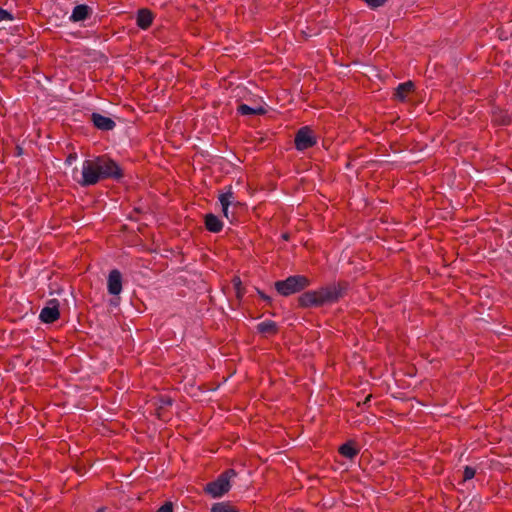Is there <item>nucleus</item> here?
<instances>
[{
    "label": "nucleus",
    "mask_w": 512,
    "mask_h": 512,
    "mask_svg": "<svg viewBox=\"0 0 512 512\" xmlns=\"http://www.w3.org/2000/svg\"><path fill=\"white\" fill-rule=\"evenodd\" d=\"M123 177V168L109 155L103 154L83 162L82 179L78 183L88 187L106 179L120 181Z\"/></svg>",
    "instance_id": "1"
},
{
    "label": "nucleus",
    "mask_w": 512,
    "mask_h": 512,
    "mask_svg": "<svg viewBox=\"0 0 512 512\" xmlns=\"http://www.w3.org/2000/svg\"><path fill=\"white\" fill-rule=\"evenodd\" d=\"M349 288V282L341 280L316 290L305 291L297 298L298 307L310 309L333 305L344 298Z\"/></svg>",
    "instance_id": "2"
},
{
    "label": "nucleus",
    "mask_w": 512,
    "mask_h": 512,
    "mask_svg": "<svg viewBox=\"0 0 512 512\" xmlns=\"http://www.w3.org/2000/svg\"><path fill=\"white\" fill-rule=\"evenodd\" d=\"M310 285L311 280L305 275H292L274 283L277 293L284 297L302 292Z\"/></svg>",
    "instance_id": "3"
},
{
    "label": "nucleus",
    "mask_w": 512,
    "mask_h": 512,
    "mask_svg": "<svg viewBox=\"0 0 512 512\" xmlns=\"http://www.w3.org/2000/svg\"><path fill=\"white\" fill-rule=\"evenodd\" d=\"M236 476L234 469H227L222 472L214 481L207 483L204 492L213 498H219L226 494L230 488V480Z\"/></svg>",
    "instance_id": "4"
},
{
    "label": "nucleus",
    "mask_w": 512,
    "mask_h": 512,
    "mask_svg": "<svg viewBox=\"0 0 512 512\" xmlns=\"http://www.w3.org/2000/svg\"><path fill=\"white\" fill-rule=\"evenodd\" d=\"M316 143L317 141L314 132L308 126L301 127L294 138L295 147L299 151L307 150L313 147Z\"/></svg>",
    "instance_id": "5"
},
{
    "label": "nucleus",
    "mask_w": 512,
    "mask_h": 512,
    "mask_svg": "<svg viewBox=\"0 0 512 512\" xmlns=\"http://www.w3.org/2000/svg\"><path fill=\"white\" fill-rule=\"evenodd\" d=\"M60 317L59 301L57 299H51L47 302V305L42 308L39 314V319L43 323H53Z\"/></svg>",
    "instance_id": "6"
},
{
    "label": "nucleus",
    "mask_w": 512,
    "mask_h": 512,
    "mask_svg": "<svg viewBox=\"0 0 512 512\" xmlns=\"http://www.w3.org/2000/svg\"><path fill=\"white\" fill-rule=\"evenodd\" d=\"M107 289L109 294L118 295L122 291V275L117 269L110 271L107 280Z\"/></svg>",
    "instance_id": "7"
},
{
    "label": "nucleus",
    "mask_w": 512,
    "mask_h": 512,
    "mask_svg": "<svg viewBox=\"0 0 512 512\" xmlns=\"http://www.w3.org/2000/svg\"><path fill=\"white\" fill-rule=\"evenodd\" d=\"M91 122L97 129L102 130V131L113 130L116 126V123L113 119H111L110 117L101 115L99 113H92Z\"/></svg>",
    "instance_id": "8"
},
{
    "label": "nucleus",
    "mask_w": 512,
    "mask_h": 512,
    "mask_svg": "<svg viewBox=\"0 0 512 512\" xmlns=\"http://www.w3.org/2000/svg\"><path fill=\"white\" fill-rule=\"evenodd\" d=\"M92 13L93 9L90 6L86 4H79L73 8L69 20L74 23L84 21L90 18Z\"/></svg>",
    "instance_id": "9"
},
{
    "label": "nucleus",
    "mask_w": 512,
    "mask_h": 512,
    "mask_svg": "<svg viewBox=\"0 0 512 512\" xmlns=\"http://www.w3.org/2000/svg\"><path fill=\"white\" fill-rule=\"evenodd\" d=\"M415 89V85L412 81H406L404 83H400L394 92V98L405 102L408 99L409 94H411Z\"/></svg>",
    "instance_id": "10"
},
{
    "label": "nucleus",
    "mask_w": 512,
    "mask_h": 512,
    "mask_svg": "<svg viewBox=\"0 0 512 512\" xmlns=\"http://www.w3.org/2000/svg\"><path fill=\"white\" fill-rule=\"evenodd\" d=\"M153 19V13L149 9L142 8L138 10L136 23L139 28L148 29L152 25Z\"/></svg>",
    "instance_id": "11"
},
{
    "label": "nucleus",
    "mask_w": 512,
    "mask_h": 512,
    "mask_svg": "<svg viewBox=\"0 0 512 512\" xmlns=\"http://www.w3.org/2000/svg\"><path fill=\"white\" fill-rule=\"evenodd\" d=\"M338 452L343 457L352 460L359 454V448L355 441L350 440L342 444L338 448Z\"/></svg>",
    "instance_id": "12"
},
{
    "label": "nucleus",
    "mask_w": 512,
    "mask_h": 512,
    "mask_svg": "<svg viewBox=\"0 0 512 512\" xmlns=\"http://www.w3.org/2000/svg\"><path fill=\"white\" fill-rule=\"evenodd\" d=\"M172 403L173 401L169 396L161 395L158 397L155 402V415L159 419H164L166 408L170 407Z\"/></svg>",
    "instance_id": "13"
},
{
    "label": "nucleus",
    "mask_w": 512,
    "mask_h": 512,
    "mask_svg": "<svg viewBox=\"0 0 512 512\" xmlns=\"http://www.w3.org/2000/svg\"><path fill=\"white\" fill-rule=\"evenodd\" d=\"M205 228L212 233H219L223 228L222 221L214 214L209 213L205 216Z\"/></svg>",
    "instance_id": "14"
},
{
    "label": "nucleus",
    "mask_w": 512,
    "mask_h": 512,
    "mask_svg": "<svg viewBox=\"0 0 512 512\" xmlns=\"http://www.w3.org/2000/svg\"><path fill=\"white\" fill-rule=\"evenodd\" d=\"M257 331L264 335H276L279 331L278 325L272 320H266L257 325Z\"/></svg>",
    "instance_id": "15"
},
{
    "label": "nucleus",
    "mask_w": 512,
    "mask_h": 512,
    "mask_svg": "<svg viewBox=\"0 0 512 512\" xmlns=\"http://www.w3.org/2000/svg\"><path fill=\"white\" fill-rule=\"evenodd\" d=\"M237 111L241 115H264L266 113V109L262 106L252 108L247 104H240Z\"/></svg>",
    "instance_id": "16"
},
{
    "label": "nucleus",
    "mask_w": 512,
    "mask_h": 512,
    "mask_svg": "<svg viewBox=\"0 0 512 512\" xmlns=\"http://www.w3.org/2000/svg\"><path fill=\"white\" fill-rule=\"evenodd\" d=\"M233 199L234 193L232 192L231 187H229L227 192L222 193L219 196V201L222 205V211L224 216H227V207H229L232 204Z\"/></svg>",
    "instance_id": "17"
},
{
    "label": "nucleus",
    "mask_w": 512,
    "mask_h": 512,
    "mask_svg": "<svg viewBox=\"0 0 512 512\" xmlns=\"http://www.w3.org/2000/svg\"><path fill=\"white\" fill-rule=\"evenodd\" d=\"M210 512H238V510L229 502L215 503Z\"/></svg>",
    "instance_id": "18"
},
{
    "label": "nucleus",
    "mask_w": 512,
    "mask_h": 512,
    "mask_svg": "<svg viewBox=\"0 0 512 512\" xmlns=\"http://www.w3.org/2000/svg\"><path fill=\"white\" fill-rule=\"evenodd\" d=\"M232 282H233V286L236 291L237 298L241 299L244 295V288L242 287V282H241L240 278L235 277Z\"/></svg>",
    "instance_id": "19"
},
{
    "label": "nucleus",
    "mask_w": 512,
    "mask_h": 512,
    "mask_svg": "<svg viewBox=\"0 0 512 512\" xmlns=\"http://www.w3.org/2000/svg\"><path fill=\"white\" fill-rule=\"evenodd\" d=\"M475 473H476V471L473 467L466 466L463 471V480L467 481V480L474 478Z\"/></svg>",
    "instance_id": "20"
},
{
    "label": "nucleus",
    "mask_w": 512,
    "mask_h": 512,
    "mask_svg": "<svg viewBox=\"0 0 512 512\" xmlns=\"http://www.w3.org/2000/svg\"><path fill=\"white\" fill-rule=\"evenodd\" d=\"M370 8L376 9L383 6L387 0H363Z\"/></svg>",
    "instance_id": "21"
},
{
    "label": "nucleus",
    "mask_w": 512,
    "mask_h": 512,
    "mask_svg": "<svg viewBox=\"0 0 512 512\" xmlns=\"http://www.w3.org/2000/svg\"><path fill=\"white\" fill-rule=\"evenodd\" d=\"M11 21L13 20V16L10 12L0 7V21Z\"/></svg>",
    "instance_id": "22"
},
{
    "label": "nucleus",
    "mask_w": 512,
    "mask_h": 512,
    "mask_svg": "<svg viewBox=\"0 0 512 512\" xmlns=\"http://www.w3.org/2000/svg\"><path fill=\"white\" fill-rule=\"evenodd\" d=\"M256 291H257V294L260 296V298L265 301L268 305H272V298L270 296H268L267 294H265L263 291H261L260 289L256 288Z\"/></svg>",
    "instance_id": "23"
},
{
    "label": "nucleus",
    "mask_w": 512,
    "mask_h": 512,
    "mask_svg": "<svg viewBox=\"0 0 512 512\" xmlns=\"http://www.w3.org/2000/svg\"><path fill=\"white\" fill-rule=\"evenodd\" d=\"M156 512H173V505L171 502H166Z\"/></svg>",
    "instance_id": "24"
},
{
    "label": "nucleus",
    "mask_w": 512,
    "mask_h": 512,
    "mask_svg": "<svg viewBox=\"0 0 512 512\" xmlns=\"http://www.w3.org/2000/svg\"><path fill=\"white\" fill-rule=\"evenodd\" d=\"M76 159H77V154L76 153H72V154L68 155L66 161H67V163L71 164Z\"/></svg>",
    "instance_id": "25"
},
{
    "label": "nucleus",
    "mask_w": 512,
    "mask_h": 512,
    "mask_svg": "<svg viewBox=\"0 0 512 512\" xmlns=\"http://www.w3.org/2000/svg\"><path fill=\"white\" fill-rule=\"evenodd\" d=\"M224 217L227 218L230 222H233L235 219L234 214L230 213L229 207H227V216H224Z\"/></svg>",
    "instance_id": "26"
},
{
    "label": "nucleus",
    "mask_w": 512,
    "mask_h": 512,
    "mask_svg": "<svg viewBox=\"0 0 512 512\" xmlns=\"http://www.w3.org/2000/svg\"><path fill=\"white\" fill-rule=\"evenodd\" d=\"M96 512H105V508H104V507H101V508H99Z\"/></svg>",
    "instance_id": "27"
},
{
    "label": "nucleus",
    "mask_w": 512,
    "mask_h": 512,
    "mask_svg": "<svg viewBox=\"0 0 512 512\" xmlns=\"http://www.w3.org/2000/svg\"><path fill=\"white\" fill-rule=\"evenodd\" d=\"M508 123H509V120H507V121H503V124H504V125H507Z\"/></svg>",
    "instance_id": "28"
}]
</instances>
